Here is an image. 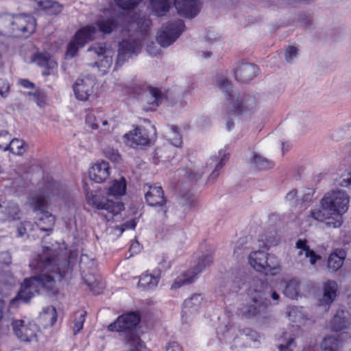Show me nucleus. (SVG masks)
Here are the masks:
<instances>
[{
  "mask_svg": "<svg viewBox=\"0 0 351 351\" xmlns=\"http://www.w3.org/2000/svg\"><path fill=\"white\" fill-rule=\"evenodd\" d=\"M29 267L40 274L24 280L17 296L12 300L13 304L18 300L29 302L38 291V287H42L49 294L56 295L59 292L64 274L58 253L55 250L43 246L42 252L31 261Z\"/></svg>",
  "mask_w": 351,
  "mask_h": 351,
  "instance_id": "1",
  "label": "nucleus"
},
{
  "mask_svg": "<svg viewBox=\"0 0 351 351\" xmlns=\"http://www.w3.org/2000/svg\"><path fill=\"white\" fill-rule=\"evenodd\" d=\"M62 196V190L58 183H49L38 193L29 197V202L34 211L40 213L41 216L37 221V226L42 231L50 232L55 224V217L47 211L49 200Z\"/></svg>",
  "mask_w": 351,
  "mask_h": 351,
  "instance_id": "2",
  "label": "nucleus"
},
{
  "mask_svg": "<svg viewBox=\"0 0 351 351\" xmlns=\"http://www.w3.org/2000/svg\"><path fill=\"white\" fill-rule=\"evenodd\" d=\"M269 295L276 301L277 304L279 295L276 291H273L265 282H258L256 289L251 293V300L253 304L244 313L245 315L248 318L257 316L268 318L269 317L268 307L271 305L268 299Z\"/></svg>",
  "mask_w": 351,
  "mask_h": 351,
  "instance_id": "3",
  "label": "nucleus"
},
{
  "mask_svg": "<svg viewBox=\"0 0 351 351\" xmlns=\"http://www.w3.org/2000/svg\"><path fill=\"white\" fill-rule=\"evenodd\" d=\"M350 197L342 190H331L324 194L320 200V205H323L336 218L335 221L328 222L330 226L339 227L341 225V216L346 213L349 207Z\"/></svg>",
  "mask_w": 351,
  "mask_h": 351,
  "instance_id": "4",
  "label": "nucleus"
},
{
  "mask_svg": "<svg viewBox=\"0 0 351 351\" xmlns=\"http://www.w3.org/2000/svg\"><path fill=\"white\" fill-rule=\"evenodd\" d=\"M227 158V155L222 150L215 153L207 158L202 164L193 165L189 169L187 172L190 179L197 180L206 172L212 171L208 180L213 181L219 176V169L223 166V161Z\"/></svg>",
  "mask_w": 351,
  "mask_h": 351,
  "instance_id": "5",
  "label": "nucleus"
},
{
  "mask_svg": "<svg viewBox=\"0 0 351 351\" xmlns=\"http://www.w3.org/2000/svg\"><path fill=\"white\" fill-rule=\"evenodd\" d=\"M140 322V316L136 313H129L119 316L113 323L108 326V330L123 333L125 340L131 345L139 343L136 328Z\"/></svg>",
  "mask_w": 351,
  "mask_h": 351,
  "instance_id": "6",
  "label": "nucleus"
},
{
  "mask_svg": "<svg viewBox=\"0 0 351 351\" xmlns=\"http://www.w3.org/2000/svg\"><path fill=\"white\" fill-rule=\"evenodd\" d=\"M217 85L220 89L225 92L228 97V105L230 110L234 114H239L244 110H252L256 106L255 98L252 96L246 95L241 98L239 95L230 90V82L224 77L219 78Z\"/></svg>",
  "mask_w": 351,
  "mask_h": 351,
  "instance_id": "7",
  "label": "nucleus"
},
{
  "mask_svg": "<svg viewBox=\"0 0 351 351\" xmlns=\"http://www.w3.org/2000/svg\"><path fill=\"white\" fill-rule=\"evenodd\" d=\"M12 330L16 337L26 343L38 341L39 327L34 323L25 322L23 319H15L11 323Z\"/></svg>",
  "mask_w": 351,
  "mask_h": 351,
  "instance_id": "8",
  "label": "nucleus"
},
{
  "mask_svg": "<svg viewBox=\"0 0 351 351\" xmlns=\"http://www.w3.org/2000/svg\"><path fill=\"white\" fill-rule=\"evenodd\" d=\"M184 28V24L182 20L163 25L157 34V42L163 47L171 45L180 36Z\"/></svg>",
  "mask_w": 351,
  "mask_h": 351,
  "instance_id": "9",
  "label": "nucleus"
},
{
  "mask_svg": "<svg viewBox=\"0 0 351 351\" xmlns=\"http://www.w3.org/2000/svg\"><path fill=\"white\" fill-rule=\"evenodd\" d=\"M96 33L97 29L93 25H87L79 29L68 45L66 56L69 58L74 57L80 48L94 38Z\"/></svg>",
  "mask_w": 351,
  "mask_h": 351,
  "instance_id": "10",
  "label": "nucleus"
},
{
  "mask_svg": "<svg viewBox=\"0 0 351 351\" xmlns=\"http://www.w3.org/2000/svg\"><path fill=\"white\" fill-rule=\"evenodd\" d=\"M92 204L98 209L104 210L107 213H102L107 221H113L123 209V204L121 202H113L106 198H100L98 195H94L92 199Z\"/></svg>",
  "mask_w": 351,
  "mask_h": 351,
  "instance_id": "11",
  "label": "nucleus"
},
{
  "mask_svg": "<svg viewBox=\"0 0 351 351\" xmlns=\"http://www.w3.org/2000/svg\"><path fill=\"white\" fill-rule=\"evenodd\" d=\"M35 19L32 16L25 14L14 16L12 35L27 37L35 31Z\"/></svg>",
  "mask_w": 351,
  "mask_h": 351,
  "instance_id": "12",
  "label": "nucleus"
},
{
  "mask_svg": "<svg viewBox=\"0 0 351 351\" xmlns=\"http://www.w3.org/2000/svg\"><path fill=\"white\" fill-rule=\"evenodd\" d=\"M89 53H93L99 58H101L95 64L103 72L106 71L111 66L112 64V57L114 51L110 47H107L105 43H96L88 49Z\"/></svg>",
  "mask_w": 351,
  "mask_h": 351,
  "instance_id": "13",
  "label": "nucleus"
},
{
  "mask_svg": "<svg viewBox=\"0 0 351 351\" xmlns=\"http://www.w3.org/2000/svg\"><path fill=\"white\" fill-rule=\"evenodd\" d=\"M141 49V43L138 40H124L119 44L115 66H121L128 58L137 54Z\"/></svg>",
  "mask_w": 351,
  "mask_h": 351,
  "instance_id": "14",
  "label": "nucleus"
},
{
  "mask_svg": "<svg viewBox=\"0 0 351 351\" xmlns=\"http://www.w3.org/2000/svg\"><path fill=\"white\" fill-rule=\"evenodd\" d=\"M351 326V314L348 311H338L330 322L333 331L341 332L343 337L351 338V332L346 331Z\"/></svg>",
  "mask_w": 351,
  "mask_h": 351,
  "instance_id": "15",
  "label": "nucleus"
},
{
  "mask_svg": "<svg viewBox=\"0 0 351 351\" xmlns=\"http://www.w3.org/2000/svg\"><path fill=\"white\" fill-rule=\"evenodd\" d=\"M95 80L90 77L77 79L73 85V91L76 98L81 101H87L93 93Z\"/></svg>",
  "mask_w": 351,
  "mask_h": 351,
  "instance_id": "16",
  "label": "nucleus"
},
{
  "mask_svg": "<svg viewBox=\"0 0 351 351\" xmlns=\"http://www.w3.org/2000/svg\"><path fill=\"white\" fill-rule=\"evenodd\" d=\"M125 143L130 147L147 145L149 143V137L145 128H136L134 130L124 135Z\"/></svg>",
  "mask_w": 351,
  "mask_h": 351,
  "instance_id": "17",
  "label": "nucleus"
},
{
  "mask_svg": "<svg viewBox=\"0 0 351 351\" xmlns=\"http://www.w3.org/2000/svg\"><path fill=\"white\" fill-rule=\"evenodd\" d=\"M90 178L97 183L105 182L110 174V167L108 162L101 160L93 164L88 171Z\"/></svg>",
  "mask_w": 351,
  "mask_h": 351,
  "instance_id": "18",
  "label": "nucleus"
},
{
  "mask_svg": "<svg viewBox=\"0 0 351 351\" xmlns=\"http://www.w3.org/2000/svg\"><path fill=\"white\" fill-rule=\"evenodd\" d=\"M204 301L200 294H193L186 299L183 304L182 317L185 322H188L199 309Z\"/></svg>",
  "mask_w": 351,
  "mask_h": 351,
  "instance_id": "19",
  "label": "nucleus"
},
{
  "mask_svg": "<svg viewBox=\"0 0 351 351\" xmlns=\"http://www.w3.org/2000/svg\"><path fill=\"white\" fill-rule=\"evenodd\" d=\"M21 215V210L17 204L12 202L0 204V222L19 220Z\"/></svg>",
  "mask_w": 351,
  "mask_h": 351,
  "instance_id": "20",
  "label": "nucleus"
},
{
  "mask_svg": "<svg viewBox=\"0 0 351 351\" xmlns=\"http://www.w3.org/2000/svg\"><path fill=\"white\" fill-rule=\"evenodd\" d=\"M145 199L151 206H160L165 216L167 210L164 208L166 199L164 193L160 186H149L148 191L145 193Z\"/></svg>",
  "mask_w": 351,
  "mask_h": 351,
  "instance_id": "21",
  "label": "nucleus"
},
{
  "mask_svg": "<svg viewBox=\"0 0 351 351\" xmlns=\"http://www.w3.org/2000/svg\"><path fill=\"white\" fill-rule=\"evenodd\" d=\"M257 71L258 68L251 63H239L234 69L236 79L243 82L252 80Z\"/></svg>",
  "mask_w": 351,
  "mask_h": 351,
  "instance_id": "22",
  "label": "nucleus"
},
{
  "mask_svg": "<svg viewBox=\"0 0 351 351\" xmlns=\"http://www.w3.org/2000/svg\"><path fill=\"white\" fill-rule=\"evenodd\" d=\"M174 5L178 12L184 17L193 18L198 12L196 0H175Z\"/></svg>",
  "mask_w": 351,
  "mask_h": 351,
  "instance_id": "23",
  "label": "nucleus"
},
{
  "mask_svg": "<svg viewBox=\"0 0 351 351\" xmlns=\"http://www.w3.org/2000/svg\"><path fill=\"white\" fill-rule=\"evenodd\" d=\"M344 341L343 334L327 336L322 343V351H342Z\"/></svg>",
  "mask_w": 351,
  "mask_h": 351,
  "instance_id": "24",
  "label": "nucleus"
},
{
  "mask_svg": "<svg viewBox=\"0 0 351 351\" xmlns=\"http://www.w3.org/2000/svg\"><path fill=\"white\" fill-rule=\"evenodd\" d=\"M32 62L47 69V71H45L43 73L45 75H49L51 73L49 71H52L57 67L56 61L47 53H39L34 55Z\"/></svg>",
  "mask_w": 351,
  "mask_h": 351,
  "instance_id": "25",
  "label": "nucleus"
},
{
  "mask_svg": "<svg viewBox=\"0 0 351 351\" xmlns=\"http://www.w3.org/2000/svg\"><path fill=\"white\" fill-rule=\"evenodd\" d=\"M337 285L335 281H328L324 285V293L319 300V305L329 306L337 296Z\"/></svg>",
  "mask_w": 351,
  "mask_h": 351,
  "instance_id": "26",
  "label": "nucleus"
},
{
  "mask_svg": "<svg viewBox=\"0 0 351 351\" xmlns=\"http://www.w3.org/2000/svg\"><path fill=\"white\" fill-rule=\"evenodd\" d=\"M267 255L268 254L261 250L252 252L248 256L249 264L255 270L261 272L264 270L263 266L266 264Z\"/></svg>",
  "mask_w": 351,
  "mask_h": 351,
  "instance_id": "27",
  "label": "nucleus"
},
{
  "mask_svg": "<svg viewBox=\"0 0 351 351\" xmlns=\"http://www.w3.org/2000/svg\"><path fill=\"white\" fill-rule=\"evenodd\" d=\"M83 279L94 294L98 295L102 292L104 286L100 278H96L92 274H86L83 276Z\"/></svg>",
  "mask_w": 351,
  "mask_h": 351,
  "instance_id": "28",
  "label": "nucleus"
},
{
  "mask_svg": "<svg viewBox=\"0 0 351 351\" xmlns=\"http://www.w3.org/2000/svg\"><path fill=\"white\" fill-rule=\"evenodd\" d=\"M119 22V17L106 18L103 17L98 20L97 26L103 34H110L117 27Z\"/></svg>",
  "mask_w": 351,
  "mask_h": 351,
  "instance_id": "29",
  "label": "nucleus"
},
{
  "mask_svg": "<svg viewBox=\"0 0 351 351\" xmlns=\"http://www.w3.org/2000/svg\"><path fill=\"white\" fill-rule=\"evenodd\" d=\"M296 247L300 249L299 254H302L304 252L305 256L309 258V261L311 265H315L317 260L320 259L321 257L317 255L315 252L311 250L309 246L307 245L306 240L299 239L295 243Z\"/></svg>",
  "mask_w": 351,
  "mask_h": 351,
  "instance_id": "30",
  "label": "nucleus"
},
{
  "mask_svg": "<svg viewBox=\"0 0 351 351\" xmlns=\"http://www.w3.org/2000/svg\"><path fill=\"white\" fill-rule=\"evenodd\" d=\"M15 285V280L10 272L0 273V293L8 295V291Z\"/></svg>",
  "mask_w": 351,
  "mask_h": 351,
  "instance_id": "31",
  "label": "nucleus"
},
{
  "mask_svg": "<svg viewBox=\"0 0 351 351\" xmlns=\"http://www.w3.org/2000/svg\"><path fill=\"white\" fill-rule=\"evenodd\" d=\"M40 319L43 322L45 327L52 326L57 320L56 308L52 306L45 308L40 314Z\"/></svg>",
  "mask_w": 351,
  "mask_h": 351,
  "instance_id": "32",
  "label": "nucleus"
},
{
  "mask_svg": "<svg viewBox=\"0 0 351 351\" xmlns=\"http://www.w3.org/2000/svg\"><path fill=\"white\" fill-rule=\"evenodd\" d=\"M126 189V181L123 177L119 180H114L108 188V195L115 197L122 196L125 194Z\"/></svg>",
  "mask_w": 351,
  "mask_h": 351,
  "instance_id": "33",
  "label": "nucleus"
},
{
  "mask_svg": "<svg viewBox=\"0 0 351 351\" xmlns=\"http://www.w3.org/2000/svg\"><path fill=\"white\" fill-rule=\"evenodd\" d=\"M197 276V273L193 271H188L183 275L178 276L172 284L171 289H177L182 285H189L194 282Z\"/></svg>",
  "mask_w": 351,
  "mask_h": 351,
  "instance_id": "34",
  "label": "nucleus"
},
{
  "mask_svg": "<svg viewBox=\"0 0 351 351\" xmlns=\"http://www.w3.org/2000/svg\"><path fill=\"white\" fill-rule=\"evenodd\" d=\"M345 258V252L339 251L330 254L328 260V267L332 271H336L341 268Z\"/></svg>",
  "mask_w": 351,
  "mask_h": 351,
  "instance_id": "35",
  "label": "nucleus"
},
{
  "mask_svg": "<svg viewBox=\"0 0 351 351\" xmlns=\"http://www.w3.org/2000/svg\"><path fill=\"white\" fill-rule=\"evenodd\" d=\"M310 216L315 220L318 221H325L330 219H335L333 215L326 209L323 205H320V208L313 209L310 212Z\"/></svg>",
  "mask_w": 351,
  "mask_h": 351,
  "instance_id": "36",
  "label": "nucleus"
},
{
  "mask_svg": "<svg viewBox=\"0 0 351 351\" xmlns=\"http://www.w3.org/2000/svg\"><path fill=\"white\" fill-rule=\"evenodd\" d=\"M264 270L261 272H263L266 275L271 274L275 275L280 271V263L277 257L274 255H267L266 264L264 265Z\"/></svg>",
  "mask_w": 351,
  "mask_h": 351,
  "instance_id": "37",
  "label": "nucleus"
},
{
  "mask_svg": "<svg viewBox=\"0 0 351 351\" xmlns=\"http://www.w3.org/2000/svg\"><path fill=\"white\" fill-rule=\"evenodd\" d=\"M153 11L158 16H163L170 8L171 0H151Z\"/></svg>",
  "mask_w": 351,
  "mask_h": 351,
  "instance_id": "38",
  "label": "nucleus"
},
{
  "mask_svg": "<svg viewBox=\"0 0 351 351\" xmlns=\"http://www.w3.org/2000/svg\"><path fill=\"white\" fill-rule=\"evenodd\" d=\"M158 278L152 274H144L139 277L138 287L143 289H152L157 286Z\"/></svg>",
  "mask_w": 351,
  "mask_h": 351,
  "instance_id": "39",
  "label": "nucleus"
},
{
  "mask_svg": "<svg viewBox=\"0 0 351 351\" xmlns=\"http://www.w3.org/2000/svg\"><path fill=\"white\" fill-rule=\"evenodd\" d=\"M252 164L254 168L258 170H267L271 169L274 166V163L256 154H254L252 156Z\"/></svg>",
  "mask_w": 351,
  "mask_h": 351,
  "instance_id": "40",
  "label": "nucleus"
},
{
  "mask_svg": "<svg viewBox=\"0 0 351 351\" xmlns=\"http://www.w3.org/2000/svg\"><path fill=\"white\" fill-rule=\"evenodd\" d=\"M14 21V15L9 14H0V27L2 28L3 34L12 35V27Z\"/></svg>",
  "mask_w": 351,
  "mask_h": 351,
  "instance_id": "41",
  "label": "nucleus"
},
{
  "mask_svg": "<svg viewBox=\"0 0 351 351\" xmlns=\"http://www.w3.org/2000/svg\"><path fill=\"white\" fill-rule=\"evenodd\" d=\"M27 150V145L25 142L19 138H13L10 142L8 151L16 155H22Z\"/></svg>",
  "mask_w": 351,
  "mask_h": 351,
  "instance_id": "42",
  "label": "nucleus"
},
{
  "mask_svg": "<svg viewBox=\"0 0 351 351\" xmlns=\"http://www.w3.org/2000/svg\"><path fill=\"white\" fill-rule=\"evenodd\" d=\"M299 282L297 280H289L284 290L285 295L291 299H295L298 295Z\"/></svg>",
  "mask_w": 351,
  "mask_h": 351,
  "instance_id": "43",
  "label": "nucleus"
},
{
  "mask_svg": "<svg viewBox=\"0 0 351 351\" xmlns=\"http://www.w3.org/2000/svg\"><path fill=\"white\" fill-rule=\"evenodd\" d=\"M167 136L171 143L174 146L179 147L181 145L182 137L176 126L171 125L169 127V130L167 132Z\"/></svg>",
  "mask_w": 351,
  "mask_h": 351,
  "instance_id": "44",
  "label": "nucleus"
},
{
  "mask_svg": "<svg viewBox=\"0 0 351 351\" xmlns=\"http://www.w3.org/2000/svg\"><path fill=\"white\" fill-rule=\"evenodd\" d=\"M213 263V256L211 254H206L199 258L197 266L192 270L197 275L206 267L210 265Z\"/></svg>",
  "mask_w": 351,
  "mask_h": 351,
  "instance_id": "45",
  "label": "nucleus"
},
{
  "mask_svg": "<svg viewBox=\"0 0 351 351\" xmlns=\"http://www.w3.org/2000/svg\"><path fill=\"white\" fill-rule=\"evenodd\" d=\"M336 184L340 187H349L351 185V176L350 170L341 173L338 178H336Z\"/></svg>",
  "mask_w": 351,
  "mask_h": 351,
  "instance_id": "46",
  "label": "nucleus"
},
{
  "mask_svg": "<svg viewBox=\"0 0 351 351\" xmlns=\"http://www.w3.org/2000/svg\"><path fill=\"white\" fill-rule=\"evenodd\" d=\"M104 154L106 158L114 162H119L121 160V156L117 150L111 148L106 147L103 150Z\"/></svg>",
  "mask_w": 351,
  "mask_h": 351,
  "instance_id": "47",
  "label": "nucleus"
},
{
  "mask_svg": "<svg viewBox=\"0 0 351 351\" xmlns=\"http://www.w3.org/2000/svg\"><path fill=\"white\" fill-rule=\"evenodd\" d=\"M11 135L7 131L0 132V149L3 151H8V148L11 141Z\"/></svg>",
  "mask_w": 351,
  "mask_h": 351,
  "instance_id": "48",
  "label": "nucleus"
},
{
  "mask_svg": "<svg viewBox=\"0 0 351 351\" xmlns=\"http://www.w3.org/2000/svg\"><path fill=\"white\" fill-rule=\"evenodd\" d=\"M117 5L123 10L134 8L141 0H114Z\"/></svg>",
  "mask_w": 351,
  "mask_h": 351,
  "instance_id": "49",
  "label": "nucleus"
},
{
  "mask_svg": "<svg viewBox=\"0 0 351 351\" xmlns=\"http://www.w3.org/2000/svg\"><path fill=\"white\" fill-rule=\"evenodd\" d=\"M85 316L86 313L84 312L81 313L80 316L75 319L73 326L74 335L78 333L83 328L84 323L85 321Z\"/></svg>",
  "mask_w": 351,
  "mask_h": 351,
  "instance_id": "50",
  "label": "nucleus"
},
{
  "mask_svg": "<svg viewBox=\"0 0 351 351\" xmlns=\"http://www.w3.org/2000/svg\"><path fill=\"white\" fill-rule=\"evenodd\" d=\"M30 100L35 101L38 106L42 107L45 104V95L42 93H29Z\"/></svg>",
  "mask_w": 351,
  "mask_h": 351,
  "instance_id": "51",
  "label": "nucleus"
},
{
  "mask_svg": "<svg viewBox=\"0 0 351 351\" xmlns=\"http://www.w3.org/2000/svg\"><path fill=\"white\" fill-rule=\"evenodd\" d=\"M149 94L153 99L152 104H155L156 106H158L159 103L161 101V92L157 88L150 87L149 88Z\"/></svg>",
  "mask_w": 351,
  "mask_h": 351,
  "instance_id": "52",
  "label": "nucleus"
},
{
  "mask_svg": "<svg viewBox=\"0 0 351 351\" xmlns=\"http://www.w3.org/2000/svg\"><path fill=\"white\" fill-rule=\"evenodd\" d=\"M9 91V83L4 79H0V95L3 97H5L8 96Z\"/></svg>",
  "mask_w": 351,
  "mask_h": 351,
  "instance_id": "53",
  "label": "nucleus"
},
{
  "mask_svg": "<svg viewBox=\"0 0 351 351\" xmlns=\"http://www.w3.org/2000/svg\"><path fill=\"white\" fill-rule=\"evenodd\" d=\"M86 123L93 129L98 128V123L96 119V117L93 113L87 114L86 117Z\"/></svg>",
  "mask_w": 351,
  "mask_h": 351,
  "instance_id": "54",
  "label": "nucleus"
},
{
  "mask_svg": "<svg viewBox=\"0 0 351 351\" xmlns=\"http://www.w3.org/2000/svg\"><path fill=\"white\" fill-rule=\"evenodd\" d=\"M298 49L296 47L289 46L285 52V58L288 62H291L296 58Z\"/></svg>",
  "mask_w": 351,
  "mask_h": 351,
  "instance_id": "55",
  "label": "nucleus"
},
{
  "mask_svg": "<svg viewBox=\"0 0 351 351\" xmlns=\"http://www.w3.org/2000/svg\"><path fill=\"white\" fill-rule=\"evenodd\" d=\"M136 223L134 220L128 221L124 223L121 226H117V229L119 230L121 234L126 229H134L136 227Z\"/></svg>",
  "mask_w": 351,
  "mask_h": 351,
  "instance_id": "56",
  "label": "nucleus"
},
{
  "mask_svg": "<svg viewBox=\"0 0 351 351\" xmlns=\"http://www.w3.org/2000/svg\"><path fill=\"white\" fill-rule=\"evenodd\" d=\"M314 195V191L312 189H306L301 198L303 202H309L311 201Z\"/></svg>",
  "mask_w": 351,
  "mask_h": 351,
  "instance_id": "57",
  "label": "nucleus"
},
{
  "mask_svg": "<svg viewBox=\"0 0 351 351\" xmlns=\"http://www.w3.org/2000/svg\"><path fill=\"white\" fill-rule=\"evenodd\" d=\"M12 257L8 252H2L0 253V263L9 265L11 263Z\"/></svg>",
  "mask_w": 351,
  "mask_h": 351,
  "instance_id": "58",
  "label": "nucleus"
},
{
  "mask_svg": "<svg viewBox=\"0 0 351 351\" xmlns=\"http://www.w3.org/2000/svg\"><path fill=\"white\" fill-rule=\"evenodd\" d=\"M56 3L57 2L52 1L51 0H43L38 2V5L41 8V9L46 12L50 8L51 6L55 5Z\"/></svg>",
  "mask_w": 351,
  "mask_h": 351,
  "instance_id": "59",
  "label": "nucleus"
},
{
  "mask_svg": "<svg viewBox=\"0 0 351 351\" xmlns=\"http://www.w3.org/2000/svg\"><path fill=\"white\" fill-rule=\"evenodd\" d=\"M62 11V6L56 3L55 5H53L50 7V8L46 11V12L49 14H58L60 13Z\"/></svg>",
  "mask_w": 351,
  "mask_h": 351,
  "instance_id": "60",
  "label": "nucleus"
},
{
  "mask_svg": "<svg viewBox=\"0 0 351 351\" xmlns=\"http://www.w3.org/2000/svg\"><path fill=\"white\" fill-rule=\"evenodd\" d=\"M293 346H294V341L293 339H290L285 345H280L278 349L280 351H292Z\"/></svg>",
  "mask_w": 351,
  "mask_h": 351,
  "instance_id": "61",
  "label": "nucleus"
},
{
  "mask_svg": "<svg viewBox=\"0 0 351 351\" xmlns=\"http://www.w3.org/2000/svg\"><path fill=\"white\" fill-rule=\"evenodd\" d=\"M141 249V246L138 241H134L131 244L130 251L132 254H137L138 252H140Z\"/></svg>",
  "mask_w": 351,
  "mask_h": 351,
  "instance_id": "62",
  "label": "nucleus"
},
{
  "mask_svg": "<svg viewBox=\"0 0 351 351\" xmlns=\"http://www.w3.org/2000/svg\"><path fill=\"white\" fill-rule=\"evenodd\" d=\"M278 237L277 236V234L276 232H274V234L273 235L272 238L271 239H267V241H266V243H265V245L266 246H271V245H275L278 243Z\"/></svg>",
  "mask_w": 351,
  "mask_h": 351,
  "instance_id": "63",
  "label": "nucleus"
},
{
  "mask_svg": "<svg viewBox=\"0 0 351 351\" xmlns=\"http://www.w3.org/2000/svg\"><path fill=\"white\" fill-rule=\"evenodd\" d=\"M167 351H182V349L178 343H172L168 346Z\"/></svg>",
  "mask_w": 351,
  "mask_h": 351,
  "instance_id": "64",
  "label": "nucleus"
}]
</instances>
